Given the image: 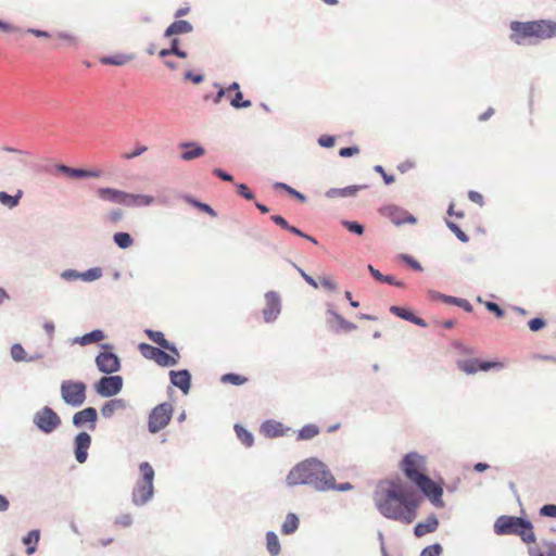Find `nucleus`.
I'll list each match as a JSON object with an SVG mask.
<instances>
[{"instance_id": "nucleus-40", "label": "nucleus", "mask_w": 556, "mask_h": 556, "mask_svg": "<svg viewBox=\"0 0 556 556\" xmlns=\"http://www.w3.org/2000/svg\"><path fill=\"white\" fill-rule=\"evenodd\" d=\"M114 242L121 249H128L134 244V240H132L131 236L127 232H116L114 235Z\"/></svg>"}, {"instance_id": "nucleus-50", "label": "nucleus", "mask_w": 556, "mask_h": 556, "mask_svg": "<svg viewBox=\"0 0 556 556\" xmlns=\"http://www.w3.org/2000/svg\"><path fill=\"white\" fill-rule=\"evenodd\" d=\"M540 513L543 516L556 518V505H554V504L544 505L541 508Z\"/></svg>"}, {"instance_id": "nucleus-61", "label": "nucleus", "mask_w": 556, "mask_h": 556, "mask_svg": "<svg viewBox=\"0 0 556 556\" xmlns=\"http://www.w3.org/2000/svg\"><path fill=\"white\" fill-rule=\"evenodd\" d=\"M270 219L286 230L289 228V223L280 215H273Z\"/></svg>"}, {"instance_id": "nucleus-22", "label": "nucleus", "mask_w": 556, "mask_h": 556, "mask_svg": "<svg viewBox=\"0 0 556 556\" xmlns=\"http://www.w3.org/2000/svg\"><path fill=\"white\" fill-rule=\"evenodd\" d=\"M261 432L267 438H278L286 433V429L281 422L267 420L261 426Z\"/></svg>"}, {"instance_id": "nucleus-12", "label": "nucleus", "mask_w": 556, "mask_h": 556, "mask_svg": "<svg viewBox=\"0 0 556 556\" xmlns=\"http://www.w3.org/2000/svg\"><path fill=\"white\" fill-rule=\"evenodd\" d=\"M123 387V379L121 376L103 377L96 384V391L101 396H113L117 394Z\"/></svg>"}, {"instance_id": "nucleus-19", "label": "nucleus", "mask_w": 556, "mask_h": 556, "mask_svg": "<svg viewBox=\"0 0 556 556\" xmlns=\"http://www.w3.org/2000/svg\"><path fill=\"white\" fill-rule=\"evenodd\" d=\"M97 420V410L93 407H87L78 413H76L73 417V424L76 427H81L86 424H91V429H94Z\"/></svg>"}, {"instance_id": "nucleus-48", "label": "nucleus", "mask_w": 556, "mask_h": 556, "mask_svg": "<svg viewBox=\"0 0 556 556\" xmlns=\"http://www.w3.org/2000/svg\"><path fill=\"white\" fill-rule=\"evenodd\" d=\"M546 325V321L543 318H533L528 323V326L531 331H539L543 329Z\"/></svg>"}, {"instance_id": "nucleus-34", "label": "nucleus", "mask_w": 556, "mask_h": 556, "mask_svg": "<svg viewBox=\"0 0 556 556\" xmlns=\"http://www.w3.org/2000/svg\"><path fill=\"white\" fill-rule=\"evenodd\" d=\"M22 195H23L22 190H17L15 195H10L9 193L1 191L0 192V203L9 208H13L18 205Z\"/></svg>"}, {"instance_id": "nucleus-43", "label": "nucleus", "mask_w": 556, "mask_h": 556, "mask_svg": "<svg viewBox=\"0 0 556 556\" xmlns=\"http://www.w3.org/2000/svg\"><path fill=\"white\" fill-rule=\"evenodd\" d=\"M447 227L454 232L458 240L464 243L469 241V237L454 223L447 222Z\"/></svg>"}, {"instance_id": "nucleus-3", "label": "nucleus", "mask_w": 556, "mask_h": 556, "mask_svg": "<svg viewBox=\"0 0 556 556\" xmlns=\"http://www.w3.org/2000/svg\"><path fill=\"white\" fill-rule=\"evenodd\" d=\"M289 485L313 484L318 490L334 488L333 476L317 459H307L293 467L287 476Z\"/></svg>"}, {"instance_id": "nucleus-54", "label": "nucleus", "mask_w": 556, "mask_h": 556, "mask_svg": "<svg viewBox=\"0 0 556 556\" xmlns=\"http://www.w3.org/2000/svg\"><path fill=\"white\" fill-rule=\"evenodd\" d=\"M216 87L218 88V91H217V93L214 96V98H213V102H214L215 104H218V103H220L222 99H223L225 96H227V98H228V97H230V96L228 94V91H227V89H226V88H223V87H220L219 85H216Z\"/></svg>"}, {"instance_id": "nucleus-24", "label": "nucleus", "mask_w": 556, "mask_h": 556, "mask_svg": "<svg viewBox=\"0 0 556 556\" xmlns=\"http://www.w3.org/2000/svg\"><path fill=\"white\" fill-rule=\"evenodd\" d=\"M390 312L402 319L414 323L415 325L427 327V323L422 318L415 316L409 309L405 307L393 305L390 307Z\"/></svg>"}, {"instance_id": "nucleus-8", "label": "nucleus", "mask_w": 556, "mask_h": 556, "mask_svg": "<svg viewBox=\"0 0 556 556\" xmlns=\"http://www.w3.org/2000/svg\"><path fill=\"white\" fill-rule=\"evenodd\" d=\"M173 416V405L169 403H161L155 406L148 420V429L151 433H157L164 429L170 421Z\"/></svg>"}, {"instance_id": "nucleus-44", "label": "nucleus", "mask_w": 556, "mask_h": 556, "mask_svg": "<svg viewBox=\"0 0 556 556\" xmlns=\"http://www.w3.org/2000/svg\"><path fill=\"white\" fill-rule=\"evenodd\" d=\"M11 355L14 361L21 362L25 359L26 352L21 344L16 343L11 348Z\"/></svg>"}, {"instance_id": "nucleus-36", "label": "nucleus", "mask_w": 556, "mask_h": 556, "mask_svg": "<svg viewBox=\"0 0 556 556\" xmlns=\"http://www.w3.org/2000/svg\"><path fill=\"white\" fill-rule=\"evenodd\" d=\"M266 545L271 556H277L280 553V543L275 532H267Z\"/></svg>"}, {"instance_id": "nucleus-4", "label": "nucleus", "mask_w": 556, "mask_h": 556, "mask_svg": "<svg viewBox=\"0 0 556 556\" xmlns=\"http://www.w3.org/2000/svg\"><path fill=\"white\" fill-rule=\"evenodd\" d=\"M509 28L511 31L509 38L517 45H522L532 38L545 40L556 37V22L551 20L513 21Z\"/></svg>"}, {"instance_id": "nucleus-42", "label": "nucleus", "mask_w": 556, "mask_h": 556, "mask_svg": "<svg viewBox=\"0 0 556 556\" xmlns=\"http://www.w3.org/2000/svg\"><path fill=\"white\" fill-rule=\"evenodd\" d=\"M188 202L191 203L193 206L198 207L199 210H201L202 212L207 213L212 217L217 216L216 212L206 203H202L193 199H188Z\"/></svg>"}, {"instance_id": "nucleus-62", "label": "nucleus", "mask_w": 556, "mask_h": 556, "mask_svg": "<svg viewBox=\"0 0 556 556\" xmlns=\"http://www.w3.org/2000/svg\"><path fill=\"white\" fill-rule=\"evenodd\" d=\"M454 304L459 306V307H462V308H464L467 312H471L472 311V305L467 300L454 299Z\"/></svg>"}, {"instance_id": "nucleus-7", "label": "nucleus", "mask_w": 556, "mask_h": 556, "mask_svg": "<svg viewBox=\"0 0 556 556\" xmlns=\"http://www.w3.org/2000/svg\"><path fill=\"white\" fill-rule=\"evenodd\" d=\"M139 470L141 478L132 491V501L136 505L146 504L153 495L154 470L152 466L143 462L139 465Z\"/></svg>"}, {"instance_id": "nucleus-29", "label": "nucleus", "mask_w": 556, "mask_h": 556, "mask_svg": "<svg viewBox=\"0 0 556 556\" xmlns=\"http://www.w3.org/2000/svg\"><path fill=\"white\" fill-rule=\"evenodd\" d=\"M181 147L187 149L181 153V159L184 161L194 160L197 157L203 156L205 153V150L202 147L195 146L193 143H184Z\"/></svg>"}, {"instance_id": "nucleus-14", "label": "nucleus", "mask_w": 556, "mask_h": 556, "mask_svg": "<svg viewBox=\"0 0 556 556\" xmlns=\"http://www.w3.org/2000/svg\"><path fill=\"white\" fill-rule=\"evenodd\" d=\"M458 367L466 374H475L478 370L486 371L492 368H503L504 365L501 362H480L478 359H468L459 362Z\"/></svg>"}, {"instance_id": "nucleus-23", "label": "nucleus", "mask_w": 556, "mask_h": 556, "mask_svg": "<svg viewBox=\"0 0 556 556\" xmlns=\"http://www.w3.org/2000/svg\"><path fill=\"white\" fill-rule=\"evenodd\" d=\"M127 407V402L123 399H113L108 401L101 408L104 418L112 417L115 413L122 412Z\"/></svg>"}, {"instance_id": "nucleus-35", "label": "nucleus", "mask_w": 556, "mask_h": 556, "mask_svg": "<svg viewBox=\"0 0 556 556\" xmlns=\"http://www.w3.org/2000/svg\"><path fill=\"white\" fill-rule=\"evenodd\" d=\"M319 433V428L316 425L308 424L299 430L298 440L305 441L315 438Z\"/></svg>"}, {"instance_id": "nucleus-26", "label": "nucleus", "mask_w": 556, "mask_h": 556, "mask_svg": "<svg viewBox=\"0 0 556 556\" xmlns=\"http://www.w3.org/2000/svg\"><path fill=\"white\" fill-rule=\"evenodd\" d=\"M193 29L192 25L185 20H178L172 23L165 30V37H173L175 35L188 34Z\"/></svg>"}, {"instance_id": "nucleus-64", "label": "nucleus", "mask_w": 556, "mask_h": 556, "mask_svg": "<svg viewBox=\"0 0 556 556\" xmlns=\"http://www.w3.org/2000/svg\"><path fill=\"white\" fill-rule=\"evenodd\" d=\"M214 175H216L217 177H219L220 179L225 180V181H232V176L223 172L222 169L219 168H215L213 170Z\"/></svg>"}, {"instance_id": "nucleus-1", "label": "nucleus", "mask_w": 556, "mask_h": 556, "mask_svg": "<svg viewBox=\"0 0 556 556\" xmlns=\"http://www.w3.org/2000/svg\"><path fill=\"white\" fill-rule=\"evenodd\" d=\"M374 500L378 510L388 519L409 525L417 516L418 496L401 480L381 481Z\"/></svg>"}, {"instance_id": "nucleus-63", "label": "nucleus", "mask_w": 556, "mask_h": 556, "mask_svg": "<svg viewBox=\"0 0 556 556\" xmlns=\"http://www.w3.org/2000/svg\"><path fill=\"white\" fill-rule=\"evenodd\" d=\"M115 523L122 527H128L131 525V517L129 515H123L116 519Z\"/></svg>"}, {"instance_id": "nucleus-21", "label": "nucleus", "mask_w": 556, "mask_h": 556, "mask_svg": "<svg viewBox=\"0 0 556 556\" xmlns=\"http://www.w3.org/2000/svg\"><path fill=\"white\" fill-rule=\"evenodd\" d=\"M146 334L148 336V338L153 341L154 343H156L157 345H160L162 349L164 350H167L169 351L170 353L175 354L176 356H178V350L176 349V346L172 343H169L165 337H164V333L161 332V331H154V330H150V329H147L146 330Z\"/></svg>"}, {"instance_id": "nucleus-16", "label": "nucleus", "mask_w": 556, "mask_h": 556, "mask_svg": "<svg viewBox=\"0 0 556 556\" xmlns=\"http://www.w3.org/2000/svg\"><path fill=\"white\" fill-rule=\"evenodd\" d=\"M91 444V437L87 432H80L75 438V457L80 464L85 463L88 456V448Z\"/></svg>"}, {"instance_id": "nucleus-47", "label": "nucleus", "mask_w": 556, "mask_h": 556, "mask_svg": "<svg viewBox=\"0 0 556 556\" xmlns=\"http://www.w3.org/2000/svg\"><path fill=\"white\" fill-rule=\"evenodd\" d=\"M237 192L245 200H253L254 194L252 191H250L249 187L245 184H239L237 185Z\"/></svg>"}, {"instance_id": "nucleus-53", "label": "nucleus", "mask_w": 556, "mask_h": 556, "mask_svg": "<svg viewBox=\"0 0 556 556\" xmlns=\"http://www.w3.org/2000/svg\"><path fill=\"white\" fill-rule=\"evenodd\" d=\"M358 152H359V149L357 147H346V148L340 149L339 154L342 157H349L354 154H357Z\"/></svg>"}, {"instance_id": "nucleus-55", "label": "nucleus", "mask_w": 556, "mask_h": 556, "mask_svg": "<svg viewBox=\"0 0 556 556\" xmlns=\"http://www.w3.org/2000/svg\"><path fill=\"white\" fill-rule=\"evenodd\" d=\"M468 198L472 202L477 203L480 206H482L484 203L483 195L481 193H479L478 191H473V190L469 191Z\"/></svg>"}, {"instance_id": "nucleus-60", "label": "nucleus", "mask_w": 556, "mask_h": 556, "mask_svg": "<svg viewBox=\"0 0 556 556\" xmlns=\"http://www.w3.org/2000/svg\"><path fill=\"white\" fill-rule=\"evenodd\" d=\"M318 143L321 146V147H325V148H330L334 144V138L331 137V136H321L319 139H318Z\"/></svg>"}, {"instance_id": "nucleus-10", "label": "nucleus", "mask_w": 556, "mask_h": 556, "mask_svg": "<svg viewBox=\"0 0 556 556\" xmlns=\"http://www.w3.org/2000/svg\"><path fill=\"white\" fill-rule=\"evenodd\" d=\"M141 355L147 359L154 361L157 365L163 367L174 366L178 363L180 355L168 354L163 350L152 346L148 343H140L138 346Z\"/></svg>"}, {"instance_id": "nucleus-49", "label": "nucleus", "mask_w": 556, "mask_h": 556, "mask_svg": "<svg viewBox=\"0 0 556 556\" xmlns=\"http://www.w3.org/2000/svg\"><path fill=\"white\" fill-rule=\"evenodd\" d=\"M319 282L321 287L330 291H336L338 289L336 281L330 277H323L320 278Z\"/></svg>"}, {"instance_id": "nucleus-41", "label": "nucleus", "mask_w": 556, "mask_h": 556, "mask_svg": "<svg viewBox=\"0 0 556 556\" xmlns=\"http://www.w3.org/2000/svg\"><path fill=\"white\" fill-rule=\"evenodd\" d=\"M220 380L224 383H231L233 386H241L248 381L245 377L238 374H225Z\"/></svg>"}, {"instance_id": "nucleus-6", "label": "nucleus", "mask_w": 556, "mask_h": 556, "mask_svg": "<svg viewBox=\"0 0 556 556\" xmlns=\"http://www.w3.org/2000/svg\"><path fill=\"white\" fill-rule=\"evenodd\" d=\"M97 195L100 200L125 206H148L154 198L148 194H132L114 188H99Z\"/></svg>"}, {"instance_id": "nucleus-18", "label": "nucleus", "mask_w": 556, "mask_h": 556, "mask_svg": "<svg viewBox=\"0 0 556 556\" xmlns=\"http://www.w3.org/2000/svg\"><path fill=\"white\" fill-rule=\"evenodd\" d=\"M384 213L390 217V219L395 225H402L405 223L414 224L416 222V218L408 214L406 211H403L396 206H387L384 208Z\"/></svg>"}, {"instance_id": "nucleus-51", "label": "nucleus", "mask_w": 556, "mask_h": 556, "mask_svg": "<svg viewBox=\"0 0 556 556\" xmlns=\"http://www.w3.org/2000/svg\"><path fill=\"white\" fill-rule=\"evenodd\" d=\"M344 227L348 230L355 232L357 235H362L364 232V227L355 222H345Z\"/></svg>"}, {"instance_id": "nucleus-38", "label": "nucleus", "mask_w": 556, "mask_h": 556, "mask_svg": "<svg viewBox=\"0 0 556 556\" xmlns=\"http://www.w3.org/2000/svg\"><path fill=\"white\" fill-rule=\"evenodd\" d=\"M361 187L358 186H351L342 189H331L327 192V195L330 198L334 197H351L355 195L356 192L359 190Z\"/></svg>"}, {"instance_id": "nucleus-45", "label": "nucleus", "mask_w": 556, "mask_h": 556, "mask_svg": "<svg viewBox=\"0 0 556 556\" xmlns=\"http://www.w3.org/2000/svg\"><path fill=\"white\" fill-rule=\"evenodd\" d=\"M442 553V547L440 544L429 545L422 549L420 556H440Z\"/></svg>"}, {"instance_id": "nucleus-52", "label": "nucleus", "mask_w": 556, "mask_h": 556, "mask_svg": "<svg viewBox=\"0 0 556 556\" xmlns=\"http://www.w3.org/2000/svg\"><path fill=\"white\" fill-rule=\"evenodd\" d=\"M485 307L488 311L494 313L497 317H503L504 311L494 302H486Z\"/></svg>"}, {"instance_id": "nucleus-58", "label": "nucleus", "mask_w": 556, "mask_h": 556, "mask_svg": "<svg viewBox=\"0 0 556 556\" xmlns=\"http://www.w3.org/2000/svg\"><path fill=\"white\" fill-rule=\"evenodd\" d=\"M186 80H191L193 84H200L203 81L204 77L201 74H193L192 72H187L185 74Z\"/></svg>"}, {"instance_id": "nucleus-39", "label": "nucleus", "mask_w": 556, "mask_h": 556, "mask_svg": "<svg viewBox=\"0 0 556 556\" xmlns=\"http://www.w3.org/2000/svg\"><path fill=\"white\" fill-rule=\"evenodd\" d=\"M230 105L235 109H247L252 105L250 100H243L241 91H237L233 97H228Z\"/></svg>"}, {"instance_id": "nucleus-27", "label": "nucleus", "mask_w": 556, "mask_h": 556, "mask_svg": "<svg viewBox=\"0 0 556 556\" xmlns=\"http://www.w3.org/2000/svg\"><path fill=\"white\" fill-rule=\"evenodd\" d=\"M328 314L330 318L328 319V324L332 327L333 323H337L338 327L343 331H353L357 328V326L349 320H346L343 316L338 314L334 311L329 309Z\"/></svg>"}, {"instance_id": "nucleus-25", "label": "nucleus", "mask_w": 556, "mask_h": 556, "mask_svg": "<svg viewBox=\"0 0 556 556\" xmlns=\"http://www.w3.org/2000/svg\"><path fill=\"white\" fill-rule=\"evenodd\" d=\"M439 526V521L435 516L428 517L424 522H419L415 526L414 533L416 536L421 538L428 533L434 532Z\"/></svg>"}, {"instance_id": "nucleus-30", "label": "nucleus", "mask_w": 556, "mask_h": 556, "mask_svg": "<svg viewBox=\"0 0 556 556\" xmlns=\"http://www.w3.org/2000/svg\"><path fill=\"white\" fill-rule=\"evenodd\" d=\"M104 339V333L102 330H93L89 333L84 334L80 338H76L75 342L80 345H87L96 342H100Z\"/></svg>"}, {"instance_id": "nucleus-17", "label": "nucleus", "mask_w": 556, "mask_h": 556, "mask_svg": "<svg viewBox=\"0 0 556 556\" xmlns=\"http://www.w3.org/2000/svg\"><path fill=\"white\" fill-rule=\"evenodd\" d=\"M56 169L60 173L65 174L66 176L71 178H99L102 173L101 170H88V169H79V168H72L66 165H59Z\"/></svg>"}, {"instance_id": "nucleus-59", "label": "nucleus", "mask_w": 556, "mask_h": 556, "mask_svg": "<svg viewBox=\"0 0 556 556\" xmlns=\"http://www.w3.org/2000/svg\"><path fill=\"white\" fill-rule=\"evenodd\" d=\"M123 212L121 210H113L108 214V219L111 223H117L122 219Z\"/></svg>"}, {"instance_id": "nucleus-37", "label": "nucleus", "mask_w": 556, "mask_h": 556, "mask_svg": "<svg viewBox=\"0 0 556 556\" xmlns=\"http://www.w3.org/2000/svg\"><path fill=\"white\" fill-rule=\"evenodd\" d=\"M235 431L239 440L248 447L253 445L254 439L251 432L240 425L235 426Z\"/></svg>"}, {"instance_id": "nucleus-33", "label": "nucleus", "mask_w": 556, "mask_h": 556, "mask_svg": "<svg viewBox=\"0 0 556 556\" xmlns=\"http://www.w3.org/2000/svg\"><path fill=\"white\" fill-rule=\"evenodd\" d=\"M40 539V532L38 530H31L28 534L23 539V543L27 546V554L31 555L35 553L37 548V544Z\"/></svg>"}, {"instance_id": "nucleus-46", "label": "nucleus", "mask_w": 556, "mask_h": 556, "mask_svg": "<svg viewBox=\"0 0 556 556\" xmlns=\"http://www.w3.org/2000/svg\"><path fill=\"white\" fill-rule=\"evenodd\" d=\"M55 37L70 46H75L77 43L76 36L70 33H58Z\"/></svg>"}, {"instance_id": "nucleus-20", "label": "nucleus", "mask_w": 556, "mask_h": 556, "mask_svg": "<svg viewBox=\"0 0 556 556\" xmlns=\"http://www.w3.org/2000/svg\"><path fill=\"white\" fill-rule=\"evenodd\" d=\"M170 382L179 388L185 394L190 389L191 376L188 370L170 371Z\"/></svg>"}, {"instance_id": "nucleus-2", "label": "nucleus", "mask_w": 556, "mask_h": 556, "mask_svg": "<svg viewBox=\"0 0 556 556\" xmlns=\"http://www.w3.org/2000/svg\"><path fill=\"white\" fill-rule=\"evenodd\" d=\"M400 467L405 477L416 484L433 504L443 506V489L425 473L426 458L422 455L416 452L406 454Z\"/></svg>"}, {"instance_id": "nucleus-15", "label": "nucleus", "mask_w": 556, "mask_h": 556, "mask_svg": "<svg viewBox=\"0 0 556 556\" xmlns=\"http://www.w3.org/2000/svg\"><path fill=\"white\" fill-rule=\"evenodd\" d=\"M266 307L263 309L264 320L270 323L280 313V300L276 292L269 291L265 294Z\"/></svg>"}, {"instance_id": "nucleus-28", "label": "nucleus", "mask_w": 556, "mask_h": 556, "mask_svg": "<svg viewBox=\"0 0 556 556\" xmlns=\"http://www.w3.org/2000/svg\"><path fill=\"white\" fill-rule=\"evenodd\" d=\"M134 59L132 55L124 54V53H117L110 56H101L99 58V62L103 65H115V66H123L130 62Z\"/></svg>"}, {"instance_id": "nucleus-32", "label": "nucleus", "mask_w": 556, "mask_h": 556, "mask_svg": "<svg viewBox=\"0 0 556 556\" xmlns=\"http://www.w3.org/2000/svg\"><path fill=\"white\" fill-rule=\"evenodd\" d=\"M178 43H179V40L177 38H174L172 40L170 48L162 49L159 52V56L162 58V59H165L166 56H168L170 54H175L178 58L186 59L188 54H187L186 51H182V50L179 49Z\"/></svg>"}, {"instance_id": "nucleus-11", "label": "nucleus", "mask_w": 556, "mask_h": 556, "mask_svg": "<svg viewBox=\"0 0 556 556\" xmlns=\"http://www.w3.org/2000/svg\"><path fill=\"white\" fill-rule=\"evenodd\" d=\"M34 424L42 432L51 433L61 425V418L52 408L45 406L35 414Z\"/></svg>"}, {"instance_id": "nucleus-13", "label": "nucleus", "mask_w": 556, "mask_h": 556, "mask_svg": "<svg viewBox=\"0 0 556 556\" xmlns=\"http://www.w3.org/2000/svg\"><path fill=\"white\" fill-rule=\"evenodd\" d=\"M96 364L100 371L109 375L117 371L121 367L119 358L110 351L99 353L96 357Z\"/></svg>"}, {"instance_id": "nucleus-56", "label": "nucleus", "mask_w": 556, "mask_h": 556, "mask_svg": "<svg viewBox=\"0 0 556 556\" xmlns=\"http://www.w3.org/2000/svg\"><path fill=\"white\" fill-rule=\"evenodd\" d=\"M84 278L87 280H94L101 277V269L100 268H92L89 269L87 273H85Z\"/></svg>"}, {"instance_id": "nucleus-9", "label": "nucleus", "mask_w": 556, "mask_h": 556, "mask_svg": "<svg viewBox=\"0 0 556 556\" xmlns=\"http://www.w3.org/2000/svg\"><path fill=\"white\" fill-rule=\"evenodd\" d=\"M61 395L66 404L80 406L86 400V384L80 381H63L61 384Z\"/></svg>"}, {"instance_id": "nucleus-57", "label": "nucleus", "mask_w": 556, "mask_h": 556, "mask_svg": "<svg viewBox=\"0 0 556 556\" xmlns=\"http://www.w3.org/2000/svg\"><path fill=\"white\" fill-rule=\"evenodd\" d=\"M375 170L381 174V176H382V178H383V180H384V182H386L387 185H390V184H392V182L395 180V179H394V176H392V175H388V174L384 172L383 167H382V166H380V165H377V166L375 167Z\"/></svg>"}, {"instance_id": "nucleus-5", "label": "nucleus", "mask_w": 556, "mask_h": 556, "mask_svg": "<svg viewBox=\"0 0 556 556\" xmlns=\"http://www.w3.org/2000/svg\"><path fill=\"white\" fill-rule=\"evenodd\" d=\"M494 531L500 535L517 534L527 543L534 542L535 540L531 523L519 517H498L494 525Z\"/></svg>"}, {"instance_id": "nucleus-31", "label": "nucleus", "mask_w": 556, "mask_h": 556, "mask_svg": "<svg viewBox=\"0 0 556 556\" xmlns=\"http://www.w3.org/2000/svg\"><path fill=\"white\" fill-rule=\"evenodd\" d=\"M299 518L295 514H288L283 523H282V527H281V532L283 534H292L293 532L296 531V529L299 528Z\"/></svg>"}]
</instances>
